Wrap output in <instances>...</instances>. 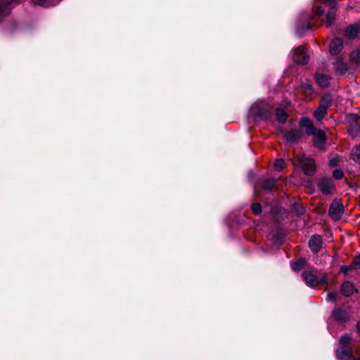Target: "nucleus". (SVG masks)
I'll return each mask as SVG.
<instances>
[{
    "instance_id": "17",
    "label": "nucleus",
    "mask_w": 360,
    "mask_h": 360,
    "mask_svg": "<svg viewBox=\"0 0 360 360\" xmlns=\"http://www.w3.org/2000/svg\"><path fill=\"white\" fill-rule=\"evenodd\" d=\"M334 68L335 72L340 75L345 74L348 70L347 65L340 58L334 63Z\"/></svg>"
},
{
    "instance_id": "30",
    "label": "nucleus",
    "mask_w": 360,
    "mask_h": 360,
    "mask_svg": "<svg viewBox=\"0 0 360 360\" xmlns=\"http://www.w3.org/2000/svg\"><path fill=\"white\" fill-rule=\"evenodd\" d=\"M251 210L255 215H258L262 213V205L259 203H253L251 206Z\"/></svg>"
},
{
    "instance_id": "12",
    "label": "nucleus",
    "mask_w": 360,
    "mask_h": 360,
    "mask_svg": "<svg viewBox=\"0 0 360 360\" xmlns=\"http://www.w3.org/2000/svg\"><path fill=\"white\" fill-rule=\"evenodd\" d=\"M321 245H322L321 237L317 234L313 235L309 241V246L311 250L314 253H317L321 250Z\"/></svg>"
},
{
    "instance_id": "40",
    "label": "nucleus",
    "mask_w": 360,
    "mask_h": 360,
    "mask_svg": "<svg viewBox=\"0 0 360 360\" xmlns=\"http://www.w3.org/2000/svg\"><path fill=\"white\" fill-rule=\"evenodd\" d=\"M352 360H360V358H354V357H353Z\"/></svg>"
},
{
    "instance_id": "1",
    "label": "nucleus",
    "mask_w": 360,
    "mask_h": 360,
    "mask_svg": "<svg viewBox=\"0 0 360 360\" xmlns=\"http://www.w3.org/2000/svg\"><path fill=\"white\" fill-rule=\"evenodd\" d=\"M250 112L256 118L267 120L272 117L273 108L266 101H257L252 105Z\"/></svg>"
},
{
    "instance_id": "33",
    "label": "nucleus",
    "mask_w": 360,
    "mask_h": 360,
    "mask_svg": "<svg viewBox=\"0 0 360 360\" xmlns=\"http://www.w3.org/2000/svg\"><path fill=\"white\" fill-rule=\"evenodd\" d=\"M333 176L335 179H341L343 176V172L341 169H336L333 172Z\"/></svg>"
},
{
    "instance_id": "16",
    "label": "nucleus",
    "mask_w": 360,
    "mask_h": 360,
    "mask_svg": "<svg viewBox=\"0 0 360 360\" xmlns=\"http://www.w3.org/2000/svg\"><path fill=\"white\" fill-rule=\"evenodd\" d=\"M354 291H356L352 283L345 281L340 288V292L345 297L351 296Z\"/></svg>"
},
{
    "instance_id": "22",
    "label": "nucleus",
    "mask_w": 360,
    "mask_h": 360,
    "mask_svg": "<svg viewBox=\"0 0 360 360\" xmlns=\"http://www.w3.org/2000/svg\"><path fill=\"white\" fill-rule=\"evenodd\" d=\"M276 116L277 120L281 124L285 123L287 118H288L287 112L284 109H282V108H276Z\"/></svg>"
},
{
    "instance_id": "36",
    "label": "nucleus",
    "mask_w": 360,
    "mask_h": 360,
    "mask_svg": "<svg viewBox=\"0 0 360 360\" xmlns=\"http://www.w3.org/2000/svg\"><path fill=\"white\" fill-rule=\"evenodd\" d=\"M350 270H354L353 267H350V264L349 265H342L340 267V271L342 273H343L344 274H347V273Z\"/></svg>"
},
{
    "instance_id": "38",
    "label": "nucleus",
    "mask_w": 360,
    "mask_h": 360,
    "mask_svg": "<svg viewBox=\"0 0 360 360\" xmlns=\"http://www.w3.org/2000/svg\"><path fill=\"white\" fill-rule=\"evenodd\" d=\"M336 165H337V161H336V160H335V159H332V160H330V165L331 167H335V166H336Z\"/></svg>"
},
{
    "instance_id": "4",
    "label": "nucleus",
    "mask_w": 360,
    "mask_h": 360,
    "mask_svg": "<svg viewBox=\"0 0 360 360\" xmlns=\"http://www.w3.org/2000/svg\"><path fill=\"white\" fill-rule=\"evenodd\" d=\"M345 120L349 125V133L353 138L360 137V115L349 113L346 115Z\"/></svg>"
},
{
    "instance_id": "24",
    "label": "nucleus",
    "mask_w": 360,
    "mask_h": 360,
    "mask_svg": "<svg viewBox=\"0 0 360 360\" xmlns=\"http://www.w3.org/2000/svg\"><path fill=\"white\" fill-rule=\"evenodd\" d=\"M349 60L352 64H360V49H356L351 52Z\"/></svg>"
},
{
    "instance_id": "29",
    "label": "nucleus",
    "mask_w": 360,
    "mask_h": 360,
    "mask_svg": "<svg viewBox=\"0 0 360 360\" xmlns=\"http://www.w3.org/2000/svg\"><path fill=\"white\" fill-rule=\"evenodd\" d=\"M304 264V259H300L296 261L295 262L292 264V269L295 271L300 270L303 266Z\"/></svg>"
},
{
    "instance_id": "23",
    "label": "nucleus",
    "mask_w": 360,
    "mask_h": 360,
    "mask_svg": "<svg viewBox=\"0 0 360 360\" xmlns=\"http://www.w3.org/2000/svg\"><path fill=\"white\" fill-rule=\"evenodd\" d=\"M328 109H326V107L323 106H318L314 112V117L318 121L322 120L327 113Z\"/></svg>"
},
{
    "instance_id": "6",
    "label": "nucleus",
    "mask_w": 360,
    "mask_h": 360,
    "mask_svg": "<svg viewBox=\"0 0 360 360\" xmlns=\"http://www.w3.org/2000/svg\"><path fill=\"white\" fill-rule=\"evenodd\" d=\"M292 59L297 64L305 65L309 61V55L304 46H300L293 51Z\"/></svg>"
},
{
    "instance_id": "13",
    "label": "nucleus",
    "mask_w": 360,
    "mask_h": 360,
    "mask_svg": "<svg viewBox=\"0 0 360 360\" xmlns=\"http://www.w3.org/2000/svg\"><path fill=\"white\" fill-rule=\"evenodd\" d=\"M314 78L317 84L321 88H326L329 86L330 77L326 74L316 72Z\"/></svg>"
},
{
    "instance_id": "20",
    "label": "nucleus",
    "mask_w": 360,
    "mask_h": 360,
    "mask_svg": "<svg viewBox=\"0 0 360 360\" xmlns=\"http://www.w3.org/2000/svg\"><path fill=\"white\" fill-rule=\"evenodd\" d=\"M359 32V27L357 25H350L345 30L347 36L350 39H354Z\"/></svg>"
},
{
    "instance_id": "8",
    "label": "nucleus",
    "mask_w": 360,
    "mask_h": 360,
    "mask_svg": "<svg viewBox=\"0 0 360 360\" xmlns=\"http://www.w3.org/2000/svg\"><path fill=\"white\" fill-rule=\"evenodd\" d=\"M283 134V137L290 144L295 143L302 139L303 136L302 131L299 129H291L289 131H281Z\"/></svg>"
},
{
    "instance_id": "9",
    "label": "nucleus",
    "mask_w": 360,
    "mask_h": 360,
    "mask_svg": "<svg viewBox=\"0 0 360 360\" xmlns=\"http://www.w3.org/2000/svg\"><path fill=\"white\" fill-rule=\"evenodd\" d=\"M312 136H314V146L316 148L322 149L324 147L327 140L326 133L321 129H317V131H316L314 134Z\"/></svg>"
},
{
    "instance_id": "18",
    "label": "nucleus",
    "mask_w": 360,
    "mask_h": 360,
    "mask_svg": "<svg viewBox=\"0 0 360 360\" xmlns=\"http://www.w3.org/2000/svg\"><path fill=\"white\" fill-rule=\"evenodd\" d=\"M336 17V7L330 8L329 11L326 14V27H330L333 25V22Z\"/></svg>"
},
{
    "instance_id": "37",
    "label": "nucleus",
    "mask_w": 360,
    "mask_h": 360,
    "mask_svg": "<svg viewBox=\"0 0 360 360\" xmlns=\"http://www.w3.org/2000/svg\"><path fill=\"white\" fill-rule=\"evenodd\" d=\"M49 0H33L34 4H38L39 6H46L48 4Z\"/></svg>"
},
{
    "instance_id": "2",
    "label": "nucleus",
    "mask_w": 360,
    "mask_h": 360,
    "mask_svg": "<svg viewBox=\"0 0 360 360\" xmlns=\"http://www.w3.org/2000/svg\"><path fill=\"white\" fill-rule=\"evenodd\" d=\"M352 337L344 334L339 340L340 347L336 350V356L339 359H349L352 358V348L350 345Z\"/></svg>"
},
{
    "instance_id": "35",
    "label": "nucleus",
    "mask_w": 360,
    "mask_h": 360,
    "mask_svg": "<svg viewBox=\"0 0 360 360\" xmlns=\"http://www.w3.org/2000/svg\"><path fill=\"white\" fill-rule=\"evenodd\" d=\"M314 13L317 16L320 17L325 13V8L321 6H318L315 8Z\"/></svg>"
},
{
    "instance_id": "10",
    "label": "nucleus",
    "mask_w": 360,
    "mask_h": 360,
    "mask_svg": "<svg viewBox=\"0 0 360 360\" xmlns=\"http://www.w3.org/2000/svg\"><path fill=\"white\" fill-rule=\"evenodd\" d=\"M299 126L305 129V132L308 136H312L317 131L313 122L307 117L301 118L299 122Z\"/></svg>"
},
{
    "instance_id": "21",
    "label": "nucleus",
    "mask_w": 360,
    "mask_h": 360,
    "mask_svg": "<svg viewBox=\"0 0 360 360\" xmlns=\"http://www.w3.org/2000/svg\"><path fill=\"white\" fill-rule=\"evenodd\" d=\"M276 179L270 178L262 181L261 187L266 191H271L276 184Z\"/></svg>"
},
{
    "instance_id": "5",
    "label": "nucleus",
    "mask_w": 360,
    "mask_h": 360,
    "mask_svg": "<svg viewBox=\"0 0 360 360\" xmlns=\"http://www.w3.org/2000/svg\"><path fill=\"white\" fill-rule=\"evenodd\" d=\"M302 169L307 176H313L316 170L315 161L311 158H307L303 155L297 156Z\"/></svg>"
},
{
    "instance_id": "32",
    "label": "nucleus",
    "mask_w": 360,
    "mask_h": 360,
    "mask_svg": "<svg viewBox=\"0 0 360 360\" xmlns=\"http://www.w3.org/2000/svg\"><path fill=\"white\" fill-rule=\"evenodd\" d=\"M338 297L337 292H330L328 294L326 300L330 302H336Z\"/></svg>"
},
{
    "instance_id": "11",
    "label": "nucleus",
    "mask_w": 360,
    "mask_h": 360,
    "mask_svg": "<svg viewBox=\"0 0 360 360\" xmlns=\"http://www.w3.org/2000/svg\"><path fill=\"white\" fill-rule=\"evenodd\" d=\"M319 188L325 195L331 194L334 188L333 181L330 178H323L319 184Z\"/></svg>"
},
{
    "instance_id": "3",
    "label": "nucleus",
    "mask_w": 360,
    "mask_h": 360,
    "mask_svg": "<svg viewBox=\"0 0 360 360\" xmlns=\"http://www.w3.org/2000/svg\"><path fill=\"white\" fill-rule=\"evenodd\" d=\"M302 278L308 286L314 288L320 285H324L328 282V277L325 273L317 274L316 271H304Z\"/></svg>"
},
{
    "instance_id": "28",
    "label": "nucleus",
    "mask_w": 360,
    "mask_h": 360,
    "mask_svg": "<svg viewBox=\"0 0 360 360\" xmlns=\"http://www.w3.org/2000/svg\"><path fill=\"white\" fill-rule=\"evenodd\" d=\"M350 267H353L354 270L360 271V254L354 257L350 264Z\"/></svg>"
},
{
    "instance_id": "39",
    "label": "nucleus",
    "mask_w": 360,
    "mask_h": 360,
    "mask_svg": "<svg viewBox=\"0 0 360 360\" xmlns=\"http://www.w3.org/2000/svg\"><path fill=\"white\" fill-rule=\"evenodd\" d=\"M356 330L358 334L360 335V320L356 323Z\"/></svg>"
},
{
    "instance_id": "15",
    "label": "nucleus",
    "mask_w": 360,
    "mask_h": 360,
    "mask_svg": "<svg viewBox=\"0 0 360 360\" xmlns=\"http://www.w3.org/2000/svg\"><path fill=\"white\" fill-rule=\"evenodd\" d=\"M342 46V40L340 38H335L330 44V53L332 55H337L341 51Z\"/></svg>"
},
{
    "instance_id": "7",
    "label": "nucleus",
    "mask_w": 360,
    "mask_h": 360,
    "mask_svg": "<svg viewBox=\"0 0 360 360\" xmlns=\"http://www.w3.org/2000/svg\"><path fill=\"white\" fill-rule=\"evenodd\" d=\"M344 212L343 205L338 200H333L329 207V216L334 220L340 219Z\"/></svg>"
},
{
    "instance_id": "27",
    "label": "nucleus",
    "mask_w": 360,
    "mask_h": 360,
    "mask_svg": "<svg viewBox=\"0 0 360 360\" xmlns=\"http://www.w3.org/2000/svg\"><path fill=\"white\" fill-rule=\"evenodd\" d=\"M331 101L332 99L330 95H325L321 98L319 106H323L326 107V109H328L331 105Z\"/></svg>"
},
{
    "instance_id": "25",
    "label": "nucleus",
    "mask_w": 360,
    "mask_h": 360,
    "mask_svg": "<svg viewBox=\"0 0 360 360\" xmlns=\"http://www.w3.org/2000/svg\"><path fill=\"white\" fill-rule=\"evenodd\" d=\"M291 209L297 216H302L305 213V208L298 203H294Z\"/></svg>"
},
{
    "instance_id": "14",
    "label": "nucleus",
    "mask_w": 360,
    "mask_h": 360,
    "mask_svg": "<svg viewBox=\"0 0 360 360\" xmlns=\"http://www.w3.org/2000/svg\"><path fill=\"white\" fill-rule=\"evenodd\" d=\"M332 316L337 321L343 323L348 319V313L346 310L341 308H335L332 312Z\"/></svg>"
},
{
    "instance_id": "31",
    "label": "nucleus",
    "mask_w": 360,
    "mask_h": 360,
    "mask_svg": "<svg viewBox=\"0 0 360 360\" xmlns=\"http://www.w3.org/2000/svg\"><path fill=\"white\" fill-rule=\"evenodd\" d=\"M284 167V160L283 159H277L274 162L276 170L281 171Z\"/></svg>"
},
{
    "instance_id": "26",
    "label": "nucleus",
    "mask_w": 360,
    "mask_h": 360,
    "mask_svg": "<svg viewBox=\"0 0 360 360\" xmlns=\"http://www.w3.org/2000/svg\"><path fill=\"white\" fill-rule=\"evenodd\" d=\"M352 158L356 162L360 163V145L356 146L352 149Z\"/></svg>"
},
{
    "instance_id": "34",
    "label": "nucleus",
    "mask_w": 360,
    "mask_h": 360,
    "mask_svg": "<svg viewBox=\"0 0 360 360\" xmlns=\"http://www.w3.org/2000/svg\"><path fill=\"white\" fill-rule=\"evenodd\" d=\"M321 3L326 4L330 8H335L336 7V1L335 0H320Z\"/></svg>"
},
{
    "instance_id": "19",
    "label": "nucleus",
    "mask_w": 360,
    "mask_h": 360,
    "mask_svg": "<svg viewBox=\"0 0 360 360\" xmlns=\"http://www.w3.org/2000/svg\"><path fill=\"white\" fill-rule=\"evenodd\" d=\"M311 29V18L307 17L305 18V20L302 24H300L297 27V32L301 34L306 31L310 30Z\"/></svg>"
}]
</instances>
